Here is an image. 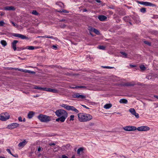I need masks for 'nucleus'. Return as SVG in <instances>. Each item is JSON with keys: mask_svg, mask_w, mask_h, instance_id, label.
<instances>
[{"mask_svg": "<svg viewBox=\"0 0 158 158\" xmlns=\"http://www.w3.org/2000/svg\"><path fill=\"white\" fill-rule=\"evenodd\" d=\"M103 68L106 69H111L114 68V67H110L108 66H104L102 67Z\"/></svg>", "mask_w": 158, "mask_h": 158, "instance_id": "obj_37", "label": "nucleus"}, {"mask_svg": "<svg viewBox=\"0 0 158 158\" xmlns=\"http://www.w3.org/2000/svg\"><path fill=\"white\" fill-rule=\"evenodd\" d=\"M112 106V104H106L104 106V107L106 109H107L110 108Z\"/></svg>", "mask_w": 158, "mask_h": 158, "instance_id": "obj_23", "label": "nucleus"}, {"mask_svg": "<svg viewBox=\"0 0 158 158\" xmlns=\"http://www.w3.org/2000/svg\"><path fill=\"white\" fill-rule=\"evenodd\" d=\"M139 3L146 6H155V5L152 3L147 2H140Z\"/></svg>", "mask_w": 158, "mask_h": 158, "instance_id": "obj_9", "label": "nucleus"}, {"mask_svg": "<svg viewBox=\"0 0 158 158\" xmlns=\"http://www.w3.org/2000/svg\"><path fill=\"white\" fill-rule=\"evenodd\" d=\"M0 158H5V157L2 156H0Z\"/></svg>", "mask_w": 158, "mask_h": 158, "instance_id": "obj_63", "label": "nucleus"}, {"mask_svg": "<svg viewBox=\"0 0 158 158\" xmlns=\"http://www.w3.org/2000/svg\"><path fill=\"white\" fill-rule=\"evenodd\" d=\"M11 22L12 23V24H13V25L14 26V27L16 26V25H15V23H14V22H13L12 21H11Z\"/></svg>", "mask_w": 158, "mask_h": 158, "instance_id": "obj_49", "label": "nucleus"}, {"mask_svg": "<svg viewBox=\"0 0 158 158\" xmlns=\"http://www.w3.org/2000/svg\"><path fill=\"white\" fill-rule=\"evenodd\" d=\"M96 1L98 3H101V2L100 0H96Z\"/></svg>", "mask_w": 158, "mask_h": 158, "instance_id": "obj_54", "label": "nucleus"}, {"mask_svg": "<svg viewBox=\"0 0 158 158\" xmlns=\"http://www.w3.org/2000/svg\"><path fill=\"white\" fill-rule=\"evenodd\" d=\"M61 158H68V157L66 155H64L62 156Z\"/></svg>", "mask_w": 158, "mask_h": 158, "instance_id": "obj_43", "label": "nucleus"}, {"mask_svg": "<svg viewBox=\"0 0 158 158\" xmlns=\"http://www.w3.org/2000/svg\"><path fill=\"white\" fill-rule=\"evenodd\" d=\"M130 66H131V67H136V65H132L131 64H130Z\"/></svg>", "mask_w": 158, "mask_h": 158, "instance_id": "obj_50", "label": "nucleus"}, {"mask_svg": "<svg viewBox=\"0 0 158 158\" xmlns=\"http://www.w3.org/2000/svg\"><path fill=\"white\" fill-rule=\"evenodd\" d=\"M87 11V10L86 9H84L83 10V12H86Z\"/></svg>", "mask_w": 158, "mask_h": 158, "instance_id": "obj_53", "label": "nucleus"}, {"mask_svg": "<svg viewBox=\"0 0 158 158\" xmlns=\"http://www.w3.org/2000/svg\"><path fill=\"white\" fill-rule=\"evenodd\" d=\"M71 110L74 111L76 113H78L79 111L77 109L75 108L74 106H69V107L67 110Z\"/></svg>", "mask_w": 158, "mask_h": 158, "instance_id": "obj_14", "label": "nucleus"}, {"mask_svg": "<svg viewBox=\"0 0 158 158\" xmlns=\"http://www.w3.org/2000/svg\"><path fill=\"white\" fill-rule=\"evenodd\" d=\"M5 24L4 22L3 21H0V26H3Z\"/></svg>", "mask_w": 158, "mask_h": 158, "instance_id": "obj_41", "label": "nucleus"}, {"mask_svg": "<svg viewBox=\"0 0 158 158\" xmlns=\"http://www.w3.org/2000/svg\"><path fill=\"white\" fill-rule=\"evenodd\" d=\"M38 118L43 122L47 123L51 121V117L45 115L40 114L38 116Z\"/></svg>", "mask_w": 158, "mask_h": 158, "instance_id": "obj_3", "label": "nucleus"}, {"mask_svg": "<svg viewBox=\"0 0 158 158\" xmlns=\"http://www.w3.org/2000/svg\"><path fill=\"white\" fill-rule=\"evenodd\" d=\"M98 48L100 49L104 50L105 49L106 47L103 45H99L98 47Z\"/></svg>", "mask_w": 158, "mask_h": 158, "instance_id": "obj_29", "label": "nucleus"}, {"mask_svg": "<svg viewBox=\"0 0 158 158\" xmlns=\"http://www.w3.org/2000/svg\"><path fill=\"white\" fill-rule=\"evenodd\" d=\"M27 143V142H26L25 140H24L23 142L20 143L19 145L18 146L19 147H23Z\"/></svg>", "mask_w": 158, "mask_h": 158, "instance_id": "obj_19", "label": "nucleus"}, {"mask_svg": "<svg viewBox=\"0 0 158 158\" xmlns=\"http://www.w3.org/2000/svg\"><path fill=\"white\" fill-rule=\"evenodd\" d=\"M123 129L125 131H130L136 130V127L134 126H128L124 127Z\"/></svg>", "mask_w": 158, "mask_h": 158, "instance_id": "obj_5", "label": "nucleus"}, {"mask_svg": "<svg viewBox=\"0 0 158 158\" xmlns=\"http://www.w3.org/2000/svg\"><path fill=\"white\" fill-rule=\"evenodd\" d=\"M25 48H18V49L17 50L18 51H20L21 50H23V49H24Z\"/></svg>", "mask_w": 158, "mask_h": 158, "instance_id": "obj_45", "label": "nucleus"}, {"mask_svg": "<svg viewBox=\"0 0 158 158\" xmlns=\"http://www.w3.org/2000/svg\"><path fill=\"white\" fill-rule=\"evenodd\" d=\"M72 96L73 98H77L80 99H83L86 97L85 96L80 94L78 93H75L72 95Z\"/></svg>", "mask_w": 158, "mask_h": 158, "instance_id": "obj_7", "label": "nucleus"}, {"mask_svg": "<svg viewBox=\"0 0 158 158\" xmlns=\"http://www.w3.org/2000/svg\"><path fill=\"white\" fill-rule=\"evenodd\" d=\"M98 18L99 20L102 21H105L107 19L106 16L103 15H99L98 17Z\"/></svg>", "mask_w": 158, "mask_h": 158, "instance_id": "obj_17", "label": "nucleus"}, {"mask_svg": "<svg viewBox=\"0 0 158 158\" xmlns=\"http://www.w3.org/2000/svg\"><path fill=\"white\" fill-rule=\"evenodd\" d=\"M44 91H48L53 93H58V91L56 89H52L49 88H45Z\"/></svg>", "mask_w": 158, "mask_h": 158, "instance_id": "obj_12", "label": "nucleus"}, {"mask_svg": "<svg viewBox=\"0 0 158 158\" xmlns=\"http://www.w3.org/2000/svg\"><path fill=\"white\" fill-rule=\"evenodd\" d=\"M83 150V148H78L77 150V153L78 154H80L81 152H82Z\"/></svg>", "mask_w": 158, "mask_h": 158, "instance_id": "obj_28", "label": "nucleus"}, {"mask_svg": "<svg viewBox=\"0 0 158 158\" xmlns=\"http://www.w3.org/2000/svg\"><path fill=\"white\" fill-rule=\"evenodd\" d=\"M39 47H34L33 46H28L26 47V49L30 50H33L35 49H37L39 48Z\"/></svg>", "mask_w": 158, "mask_h": 158, "instance_id": "obj_18", "label": "nucleus"}, {"mask_svg": "<svg viewBox=\"0 0 158 158\" xmlns=\"http://www.w3.org/2000/svg\"><path fill=\"white\" fill-rule=\"evenodd\" d=\"M41 148L40 147H39L38 149V151L39 152L41 150Z\"/></svg>", "mask_w": 158, "mask_h": 158, "instance_id": "obj_59", "label": "nucleus"}, {"mask_svg": "<svg viewBox=\"0 0 158 158\" xmlns=\"http://www.w3.org/2000/svg\"><path fill=\"white\" fill-rule=\"evenodd\" d=\"M89 31H93L96 34L98 35L100 34V32L99 31L95 28H91L89 29Z\"/></svg>", "mask_w": 158, "mask_h": 158, "instance_id": "obj_20", "label": "nucleus"}, {"mask_svg": "<svg viewBox=\"0 0 158 158\" xmlns=\"http://www.w3.org/2000/svg\"><path fill=\"white\" fill-rule=\"evenodd\" d=\"M13 35L14 36L18 37L23 40L28 39V38L26 36L24 35H22L21 34L14 33L13 34Z\"/></svg>", "mask_w": 158, "mask_h": 158, "instance_id": "obj_10", "label": "nucleus"}, {"mask_svg": "<svg viewBox=\"0 0 158 158\" xmlns=\"http://www.w3.org/2000/svg\"><path fill=\"white\" fill-rule=\"evenodd\" d=\"M19 42L17 40H14L12 43V47L14 51H15L17 49L16 47V44Z\"/></svg>", "mask_w": 158, "mask_h": 158, "instance_id": "obj_15", "label": "nucleus"}, {"mask_svg": "<svg viewBox=\"0 0 158 158\" xmlns=\"http://www.w3.org/2000/svg\"><path fill=\"white\" fill-rule=\"evenodd\" d=\"M14 156V157H18V156L17 155H14V156Z\"/></svg>", "mask_w": 158, "mask_h": 158, "instance_id": "obj_62", "label": "nucleus"}, {"mask_svg": "<svg viewBox=\"0 0 158 158\" xmlns=\"http://www.w3.org/2000/svg\"><path fill=\"white\" fill-rule=\"evenodd\" d=\"M34 88L35 89H38L43 91H44L45 89V88L40 87L39 86H34Z\"/></svg>", "mask_w": 158, "mask_h": 158, "instance_id": "obj_24", "label": "nucleus"}, {"mask_svg": "<svg viewBox=\"0 0 158 158\" xmlns=\"http://www.w3.org/2000/svg\"><path fill=\"white\" fill-rule=\"evenodd\" d=\"M129 112L133 115H134L137 118L139 117L138 113H136L134 109L131 108L129 110Z\"/></svg>", "mask_w": 158, "mask_h": 158, "instance_id": "obj_11", "label": "nucleus"}, {"mask_svg": "<svg viewBox=\"0 0 158 158\" xmlns=\"http://www.w3.org/2000/svg\"><path fill=\"white\" fill-rule=\"evenodd\" d=\"M23 69H18V71H21V72H23Z\"/></svg>", "mask_w": 158, "mask_h": 158, "instance_id": "obj_52", "label": "nucleus"}, {"mask_svg": "<svg viewBox=\"0 0 158 158\" xmlns=\"http://www.w3.org/2000/svg\"><path fill=\"white\" fill-rule=\"evenodd\" d=\"M83 107H84V108H85L87 109H89V108H88V107L86 106L85 105H81Z\"/></svg>", "mask_w": 158, "mask_h": 158, "instance_id": "obj_48", "label": "nucleus"}, {"mask_svg": "<svg viewBox=\"0 0 158 158\" xmlns=\"http://www.w3.org/2000/svg\"><path fill=\"white\" fill-rule=\"evenodd\" d=\"M18 120H19L20 122H22V118L21 117H19L18 118Z\"/></svg>", "mask_w": 158, "mask_h": 158, "instance_id": "obj_46", "label": "nucleus"}, {"mask_svg": "<svg viewBox=\"0 0 158 158\" xmlns=\"http://www.w3.org/2000/svg\"><path fill=\"white\" fill-rule=\"evenodd\" d=\"M4 15V14L2 12H0V15L2 16Z\"/></svg>", "mask_w": 158, "mask_h": 158, "instance_id": "obj_57", "label": "nucleus"}, {"mask_svg": "<svg viewBox=\"0 0 158 158\" xmlns=\"http://www.w3.org/2000/svg\"><path fill=\"white\" fill-rule=\"evenodd\" d=\"M1 44L4 47L6 46L7 45V43L5 40H2L0 42Z\"/></svg>", "mask_w": 158, "mask_h": 158, "instance_id": "obj_25", "label": "nucleus"}, {"mask_svg": "<svg viewBox=\"0 0 158 158\" xmlns=\"http://www.w3.org/2000/svg\"><path fill=\"white\" fill-rule=\"evenodd\" d=\"M136 130L139 131H145L149 130L150 128L147 126H142L136 128Z\"/></svg>", "mask_w": 158, "mask_h": 158, "instance_id": "obj_8", "label": "nucleus"}, {"mask_svg": "<svg viewBox=\"0 0 158 158\" xmlns=\"http://www.w3.org/2000/svg\"><path fill=\"white\" fill-rule=\"evenodd\" d=\"M78 117L79 121L81 122H87L93 118V117L91 115L82 113H79Z\"/></svg>", "mask_w": 158, "mask_h": 158, "instance_id": "obj_2", "label": "nucleus"}, {"mask_svg": "<svg viewBox=\"0 0 158 158\" xmlns=\"http://www.w3.org/2000/svg\"><path fill=\"white\" fill-rule=\"evenodd\" d=\"M154 97L158 99V96L155 95L154 96Z\"/></svg>", "mask_w": 158, "mask_h": 158, "instance_id": "obj_61", "label": "nucleus"}, {"mask_svg": "<svg viewBox=\"0 0 158 158\" xmlns=\"http://www.w3.org/2000/svg\"><path fill=\"white\" fill-rule=\"evenodd\" d=\"M32 73V74H34L35 73V72L34 71H32L31 70H27V73Z\"/></svg>", "mask_w": 158, "mask_h": 158, "instance_id": "obj_42", "label": "nucleus"}, {"mask_svg": "<svg viewBox=\"0 0 158 158\" xmlns=\"http://www.w3.org/2000/svg\"><path fill=\"white\" fill-rule=\"evenodd\" d=\"M27 70H26V69H23V72H24V73H27Z\"/></svg>", "mask_w": 158, "mask_h": 158, "instance_id": "obj_51", "label": "nucleus"}, {"mask_svg": "<svg viewBox=\"0 0 158 158\" xmlns=\"http://www.w3.org/2000/svg\"><path fill=\"white\" fill-rule=\"evenodd\" d=\"M56 116L59 118L56 119V121L58 122L63 123L64 122L68 116L67 112L63 109H58L55 112Z\"/></svg>", "mask_w": 158, "mask_h": 158, "instance_id": "obj_1", "label": "nucleus"}, {"mask_svg": "<svg viewBox=\"0 0 158 158\" xmlns=\"http://www.w3.org/2000/svg\"><path fill=\"white\" fill-rule=\"evenodd\" d=\"M23 122H25V119L24 118L23 119Z\"/></svg>", "mask_w": 158, "mask_h": 158, "instance_id": "obj_64", "label": "nucleus"}, {"mask_svg": "<svg viewBox=\"0 0 158 158\" xmlns=\"http://www.w3.org/2000/svg\"><path fill=\"white\" fill-rule=\"evenodd\" d=\"M74 115H71L70 116V119H69L70 121H73L74 120Z\"/></svg>", "mask_w": 158, "mask_h": 158, "instance_id": "obj_36", "label": "nucleus"}, {"mask_svg": "<svg viewBox=\"0 0 158 158\" xmlns=\"http://www.w3.org/2000/svg\"><path fill=\"white\" fill-rule=\"evenodd\" d=\"M136 84L134 81L131 82H126L124 84V86H133L135 85Z\"/></svg>", "mask_w": 158, "mask_h": 158, "instance_id": "obj_13", "label": "nucleus"}, {"mask_svg": "<svg viewBox=\"0 0 158 158\" xmlns=\"http://www.w3.org/2000/svg\"><path fill=\"white\" fill-rule=\"evenodd\" d=\"M120 53L122 55L124 56L126 58L127 57V53L124 52H121Z\"/></svg>", "mask_w": 158, "mask_h": 158, "instance_id": "obj_38", "label": "nucleus"}, {"mask_svg": "<svg viewBox=\"0 0 158 158\" xmlns=\"http://www.w3.org/2000/svg\"><path fill=\"white\" fill-rule=\"evenodd\" d=\"M18 58L19 59H20V60H24L25 59V58H22L21 57H19Z\"/></svg>", "mask_w": 158, "mask_h": 158, "instance_id": "obj_56", "label": "nucleus"}, {"mask_svg": "<svg viewBox=\"0 0 158 158\" xmlns=\"http://www.w3.org/2000/svg\"><path fill=\"white\" fill-rule=\"evenodd\" d=\"M140 11L143 13H145L146 11V8H142L140 10Z\"/></svg>", "mask_w": 158, "mask_h": 158, "instance_id": "obj_31", "label": "nucleus"}, {"mask_svg": "<svg viewBox=\"0 0 158 158\" xmlns=\"http://www.w3.org/2000/svg\"><path fill=\"white\" fill-rule=\"evenodd\" d=\"M60 106H61L64 107V108H65L67 110H68V108L69 106V105H68L67 104H62Z\"/></svg>", "mask_w": 158, "mask_h": 158, "instance_id": "obj_27", "label": "nucleus"}, {"mask_svg": "<svg viewBox=\"0 0 158 158\" xmlns=\"http://www.w3.org/2000/svg\"><path fill=\"white\" fill-rule=\"evenodd\" d=\"M32 14L34 15H37L39 13L36 10H33L32 12Z\"/></svg>", "mask_w": 158, "mask_h": 158, "instance_id": "obj_34", "label": "nucleus"}, {"mask_svg": "<svg viewBox=\"0 0 158 158\" xmlns=\"http://www.w3.org/2000/svg\"><path fill=\"white\" fill-rule=\"evenodd\" d=\"M33 97L34 98H36V97H39V95H34L33 96Z\"/></svg>", "mask_w": 158, "mask_h": 158, "instance_id": "obj_60", "label": "nucleus"}, {"mask_svg": "<svg viewBox=\"0 0 158 158\" xmlns=\"http://www.w3.org/2000/svg\"><path fill=\"white\" fill-rule=\"evenodd\" d=\"M4 9L7 10H13L14 11L15 10V8L13 6H6L4 7Z\"/></svg>", "mask_w": 158, "mask_h": 158, "instance_id": "obj_16", "label": "nucleus"}, {"mask_svg": "<svg viewBox=\"0 0 158 158\" xmlns=\"http://www.w3.org/2000/svg\"><path fill=\"white\" fill-rule=\"evenodd\" d=\"M140 69L142 70H144L146 69V67L143 65H142L140 66Z\"/></svg>", "mask_w": 158, "mask_h": 158, "instance_id": "obj_35", "label": "nucleus"}, {"mask_svg": "<svg viewBox=\"0 0 158 158\" xmlns=\"http://www.w3.org/2000/svg\"><path fill=\"white\" fill-rule=\"evenodd\" d=\"M94 125V123H91L90 124V126H93Z\"/></svg>", "mask_w": 158, "mask_h": 158, "instance_id": "obj_55", "label": "nucleus"}, {"mask_svg": "<svg viewBox=\"0 0 158 158\" xmlns=\"http://www.w3.org/2000/svg\"><path fill=\"white\" fill-rule=\"evenodd\" d=\"M58 12L60 13H69V11L68 10H60Z\"/></svg>", "mask_w": 158, "mask_h": 158, "instance_id": "obj_33", "label": "nucleus"}, {"mask_svg": "<svg viewBox=\"0 0 158 158\" xmlns=\"http://www.w3.org/2000/svg\"><path fill=\"white\" fill-rule=\"evenodd\" d=\"M56 145L55 143H49V145L50 146H54Z\"/></svg>", "mask_w": 158, "mask_h": 158, "instance_id": "obj_44", "label": "nucleus"}, {"mask_svg": "<svg viewBox=\"0 0 158 158\" xmlns=\"http://www.w3.org/2000/svg\"><path fill=\"white\" fill-rule=\"evenodd\" d=\"M34 113L33 111L29 112L27 115L28 118L30 119L32 118L34 116Z\"/></svg>", "mask_w": 158, "mask_h": 158, "instance_id": "obj_22", "label": "nucleus"}, {"mask_svg": "<svg viewBox=\"0 0 158 158\" xmlns=\"http://www.w3.org/2000/svg\"><path fill=\"white\" fill-rule=\"evenodd\" d=\"M144 43H145V44H147L149 46H150L151 45V44L148 41H145L143 42Z\"/></svg>", "mask_w": 158, "mask_h": 158, "instance_id": "obj_39", "label": "nucleus"}, {"mask_svg": "<svg viewBox=\"0 0 158 158\" xmlns=\"http://www.w3.org/2000/svg\"><path fill=\"white\" fill-rule=\"evenodd\" d=\"M86 87L83 86H76L75 87H72V88H86Z\"/></svg>", "mask_w": 158, "mask_h": 158, "instance_id": "obj_30", "label": "nucleus"}, {"mask_svg": "<svg viewBox=\"0 0 158 158\" xmlns=\"http://www.w3.org/2000/svg\"><path fill=\"white\" fill-rule=\"evenodd\" d=\"M19 125L17 123H13L8 125L7 128L10 129H12L19 127Z\"/></svg>", "mask_w": 158, "mask_h": 158, "instance_id": "obj_6", "label": "nucleus"}, {"mask_svg": "<svg viewBox=\"0 0 158 158\" xmlns=\"http://www.w3.org/2000/svg\"><path fill=\"white\" fill-rule=\"evenodd\" d=\"M6 151L10 154H11L12 156H14V155H13L10 152V149H7L6 150Z\"/></svg>", "mask_w": 158, "mask_h": 158, "instance_id": "obj_40", "label": "nucleus"}, {"mask_svg": "<svg viewBox=\"0 0 158 158\" xmlns=\"http://www.w3.org/2000/svg\"><path fill=\"white\" fill-rule=\"evenodd\" d=\"M123 19L125 21L128 22L129 20V17H124L123 18Z\"/></svg>", "mask_w": 158, "mask_h": 158, "instance_id": "obj_32", "label": "nucleus"}, {"mask_svg": "<svg viewBox=\"0 0 158 158\" xmlns=\"http://www.w3.org/2000/svg\"><path fill=\"white\" fill-rule=\"evenodd\" d=\"M12 69H15V70H18V69H19V68H12Z\"/></svg>", "mask_w": 158, "mask_h": 158, "instance_id": "obj_58", "label": "nucleus"}, {"mask_svg": "<svg viewBox=\"0 0 158 158\" xmlns=\"http://www.w3.org/2000/svg\"><path fill=\"white\" fill-rule=\"evenodd\" d=\"M38 37H42V38H50V39H53L54 38L53 36H50V35H45L44 36H40Z\"/></svg>", "mask_w": 158, "mask_h": 158, "instance_id": "obj_26", "label": "nucleus"}, {"mask_svg": "<svg viewBox=\"0 0 158 158\" xmlns=\"http://www.w3.org/2000/svg\"><path fill=\"white\" fill-rule=\"evenodd\" d=\"M52 48L56 49L57 48V47L56 45H53L52 46Z\"/></svg>", "mask_w": 158, "mask_h": 158, "instance_id": "obj_47", "label": "nucleus"}, {"mask_svg": "<svg viewBox=\"0 0 158 158\" xmlns=\"http://www.w3.org/2000/svg\"><path fill=\"white\" fill-rule=\"evenodd\" d=\"M9 118L10 115L7 113H3L0 114V120H1L6 121L9 119Z\"/></svg>", "mask_w": 158, "mask_h": 158, "instance_id": "obj_4", "label": "nucleus"}, {"mask_svg": "<svg viewBox=\"0 0 158 158\" xmlns=\"http://www.w3.org/2000/svg\"><path fill=\"white\" fill-rule=\"evenodd\" d=\"M119 102L120 103L127 104V103L128 101L127 100L123 98L120 99Z\"/></svg>", "mask_w": 158, "mask_h": 158, "instance_id": "obj_21", "label": "nucleus"}]
</instances>
